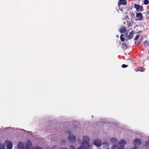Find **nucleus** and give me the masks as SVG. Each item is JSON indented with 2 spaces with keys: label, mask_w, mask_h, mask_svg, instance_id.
<instances>
[{
  "label": "nucleus",
  "mask_w": 149,
  "mask_h": 149,
  "mask_svg": "<svg viewBox=\"0 0 149 149\" xmlns=\"http://www.w3.org/2000/svg\"><path fill=\"white\" fill-rule=\"evenodd\" d=\"M141 143L140 140L139 139H136L133 141L132 144L134 146H136L138 147L141 145Z\"/></svg>",
  "instance_id": "obj_5"
},
{
  "label": "nucleus",
  "mask_w": 149,
  "mask_h": 149,
  "mask_svg": "<svg viewBox=\"0 0 149 149\" xmlns=\"http://www.w3.org/2000/svg\"><path fill=\"white\" fill-rule=\"evenodd\" d=\"M140 71L142 72L144 71V70H140Z\"/></svg>",
  "instance_id": "obj_33"
},
{
  "label": "nucleus",
  "mask_w": 149,
  "mask_h": 149,
  "mask_svg": "<svg viewBox=\"0 0 149 149\" xmlns=\"http://www.w3.org/2000/svg\"><path fill=\"white\" fill-rule=\"evenodd\" d=\"M31 146V143H30L29 141H28L26 142L25 148L24 149H32Z\"/></svg>",
  "instance_id": "obj_10"
},
{
  "label": "nucleus",
  "mask_w": 149,
  "mask_h": 149,
  "mask_svg": "<svg viewBox=\"0 0 149 149\" xmlns=\"http://www.w3.org/2000/svg\"><path fill=\"white\" fill-rule=\"evenodd\" d=\"M139 35H137L134 39V40H137L139 38Z\"/></svg>",
  "instance_id": "obj_21"
},
{
  "label": "nucleus",
  "mask_w": 149,
  "mask_h": 149,
  "mask_svg": "<svg viewBox=\"0 0 149 149\" xmlns=\"http://www.w3.org/2000/svg\"><path fill=\"white\" fill-rule=\"evenodd\" d=\"M122 47L124 49H126L128 48V45L125 43H123L122 44Z\"/></svg>",
  "instance_id": "obj_14"
},
{
  "label": "nucleus",
  "mask_w": 149,
  "mask_h": 149,
  "mask_svg": "<svg viewBox=\"0 0 149 149\" xmlns=\"http://www.w3.org/2000/svg\"><path fill=\"white\" fill-rule=\"evenodd\" d=\"M120 40L122 41H124L125 40V39L123 37H120Z\"/></svg>",
  "instance_id": "obj_25"
},
{
  "label": "nucleus",
  "mask_w": 149,
  "mask_h": 149,
  "mask_svg": "<svg viewBox=\"0 0 149 149\" xmlns=\"http://www.w3.org/2000/svg\"><path fill=\"white\" fill-rule=\"evenodd\" d=\"M68 139L69 142L74 143L76 140V137L73 134L70 133L68 135Z\"/></svg>",
  "instance_id": "obj_3"
},
{
  "label": "nucleus",
  "mask_w": 149,
  "mask_h": 149,
  "mask_svg": "<svg viewBox=\"0 0 149 149\" xmlns=\"http://www.w3.org/2000/svg\"><path fill=\"white\" fill-rule=\"evenodd\" d=\"M145 146L146 149H149V140L146 142Z\"/></svg>",
  "instance_id": "obj_16"
},
{
  "label": "nucleus",
  "mask_w": 149,
  "mask_h": 149,
  "mask_svg": "<svg viewBox=\"0 0 149 149\" xmlns=\"http://www.w3.org/2000/svg\"><path fill=\"white\" fill-rule=\"evenodd\" d=\"M127 18L128 19H130V18H129L128 16V15H127V16L126 17V18Z\"/></svg>",
  "instance_id": "obj_30"
},
{
  "label": "nucleus",
  "mask_w": 149,
  "mask_h": 149,
  "mask_svg": "<svg viewBox=\"0 0 149 149\" xmlns=\"http://www.w3.org/2000/svg\"><path fill=\"white\" fill-rule=\"evenodd\" d=\"M63 143H65V142L64 141H63Z\"/></svg>",
  "instance_id": "obj_35"
},
{
  "label": "nucleus",
  "mask_w": 149,
  "mask_h": 149,
  "mask_svg": "<svg viewBox=\"0 0 149 149\" xmlns=\"http://www.w3.org/2000/svg\"><path fill=\"white\" fill-rule=\"evenodd\" d=\"M133 33L132 32H131L127 36V38L128 39L132 38L133 37Z\"/></svg>",
  "instance_id": "obj_15"
},
{
  "label": "nucleus",
  "mask_w": 149,
  "mask_h": 149,
  "mask_svg": "<svg viewBox=\"0 0 149 149\" xmlns=\"http://www.w3.org/2000/svg\"><path fill=\"white\" fill-rule=\"evenodd\" d=\"M24 145L21 142H19L17 145V149H24Z\"/></svg>",
  "instance_id": "obj_8"
},
{
  "label": "nucleus",
  "mask_w": 149,
  "mask_h": 149,
  "mask_svg": "<svg viewBox=\"0 0 149 149\" xmlns=\"http://www.w3.org/2000/svg\"><path fill=\"white\" fill-rule=\"evenodd\" d=\"M69 149H75V147L73 145L70 146L69 148Z\"/></svg>",
  "instance_id": "obj_23"
},
{
  "label": "nucleus",
  "mask_w": 149,
  "mask_h": 149,
  "mask_svg": "<svg viewBox=\"0 0 149 149\" xmlns=\"http://www.w3.org/2000/svg\"><path fill=\"white\" fill-rule=\"evenodd\" d=\"M134 6L136 11L138 12H141L143 10V7L142 6L136 4H134Z\"/></svg>",
  "instance_id": "obj_4"
},
{
  "label": "nucleus",
  "mask_w": 149,
  "mask_h": 149,
  "mask_svg": "<svg viewBox=\"0 0 149 149\" xmlns=\"http://www.w3.org/2000/svg\"><path fill=\"white\" fill-rule=\"evenodd\" d=\"M0 149H5V146L3 144H0Z\"/></svg>",
  "instance_id": "obj_17"
},
{
  "label": "nucleus",
  "mask_w": 149,
  "mask_h": 149,
  "mask_svg": "<svg viewBox=\"0 0 149 149\" xmlns=\"http://www.w3.org/2000/svg\"><path fill=\"white\" fill-rule=\"evenodd\" d=\"M123 36L124 35L123 34H121L120 36V37H123Z\"/></svg>",
  "instance_id": "obj_32"
},
{
  "label": "nucleus",
  "mask_w": 149,
  "mask_h": 149,
  "mask_svg": "<svg viewBox=\"0 0 149 149\" xmlns=\"http://www.w3.org/2000/svg\"><path fill=\"white\" fill-rule=\"evenodd\" d=\"M130 14L132 17H133L135 16L134 14L132 12H130Z\"/></svg>",
  "instance_id": "obj_20"
},
{
  "label": "nucleus",
  "mask_w": 149,
  "mask_h": 149,
  "mask_svg": "<svg viewBox=\"0 0 149 149\" xmlns=\"http://www.w3.org/2000/svg\"><path fill=\"white\" fill-rule=\"evenodd\" d=\"M110 142L113 144L111 149H115L117 147L116 144L118 142L117 139L115 138H112L111 139Z\"/></svg>",
  "instance_id": "obj_2"
},
{
  "label": "nucleus",
  "mask_w": 149,
  "mask_h": 149,
  "mask_svg": "<svg viewBox=\"0 0 149 149\" xmlns=\"http://www.w3.org/2000/svg\"><path fill=\"white\" fill-rule=\"evenodd\" d=\"M94 144L98 147H100L102 144V141L99 139H96L93 141Z\"/></svg>",
  "instance_id": "obj_6"
},
{
  "label": "nucleus",
  "mask_w": 149,
  "mask_h": 149,
  "mask_svg": "<svg viewBox=\"0 0 149 149\" xmlns=\"http://www.w3.org/2000/svg\"><path fill=\"white\" fill-rule=\"evenodd\" d=\"M146 12L148 14H149V8H148L147 9Z\"/></svg>",
  "instance_id": "obj_28"
},
{
  "label": "nucleus",
  "mask_w": 149,
  "mask_h": 149,
  "mask_svg": "<svg viewBox=\"0 0 149 149\" xmlns=\"http://www.w3.org/2000/svg\"><path fill=\"white\" fill-rule=\"evenodd\" d=\"M136 18L135 19L136 20L141 21L143 19V15L141 13H136Z\"/></svg>",
  "instance_id": "obj_7"
},
{
  "label": "nucleus",
  "mask_w": 149,
  "mask_h": 149,
  "mask_svg": "<svg viewBox=\"0 0 149 149\" xmlns=\"http://www.w3.org/2000/svg\"><path fill=\"white\" fill-rule=\"evenodd\" d=\"M78 141H79V142H81V139H78Z\"/></svg>",
  "instance_id": "obj_34"
},
{
  "label": "nucleus",
  "mask_w": 149,
  "mask_h": 149,
  "mask_svg": "<svg viewBox=\"0 0 149 149\" xmlns=\"http://www.w3.org/2000/svg\"><path fill=\"white\" fill-rule=\"evenodd\" d=\"M35 149H42V148L41 147H38L36 148Z\"/></svg>",
  "instance_id": "obj_29"
},
{
  "label": "nucleus",
  "mask_w": 149,
  "mask_h": 149,
  "mask_svg": "<svg viewBox=\"0 0 149 149\" xmlns=\"http://www.w3.org/2000/svg\"><path fill=\"white\" fill-rule=\"evenodd\" d=\"M127 31L126 27L125 26H121L120 30V32L121 33H124Z\"/></svg>",
  "instance_id": "obj_11"
},
{
  "label": "nucleus",
  "mask_w": 149,
  "mask_h": 149,
  "mask_svg": "<svg viewBox=\"0 0 149 149\" xmlns=\"http://www.w3.org/2000/svg\"><path fill=\"white\" fill-rule=\"evenodd\" d=\"M126 143V142L125 140H121L117 145V146H118V149H124V146Z\"/></svg>",
  "instance_id": "obj_1"
},
{
  "label": "nucleus",
  "mask_w": 149,
  "mask_h": 149,
  "mask_svg": "<svg viewBox=\"0 0 149 149\" xmlns=\"http://www.w3.org/2000/svg\"><path fill=\"white\" fill-rule=\"evenodd\" d=\"M149 3V1L148 0H144V4L147 5Z\"/></svg>",
  "instance_id": "obj_19"
},
{
  "label": "nucleus",
  "mask_w": 149,
  "mask_h": 149,
  "mask_svg": "<svg viewBox=\"0 0 149 149\" xmlns=\"http://www.w3.org/2000/svg\"><path fill=\"white\" fill-rule=\"evenodd\" d=\"M128 36V35H127V33H125V35H124V36L125 38H127V36Z\"/></svg>",
  "instance_id": "obj_27"
},
{
  "label": "nucleus",
  "mask_w": 149,
  "mask_h": 149,
  "mask_svg": "<svg viewBox=\"0 0 149 149\" xmlns=\"http://www.w3.org/2000/svg\"><path fill=\"white\" fill-rule=\"evenodd\" d=\"M128 9L129 10H131L132 9V8L131 7H129V8H128Z\"/></svg>",
  "instance_id": "obj_31"
},
{
  "label": "nucleus",
  "mask_w": 149,
  "mask_h": 149,
  "mask_svg": "<svg viewBox=\"0 0 149 149\" xmlns=\"http://www.w3.org/2000/svg\"><path fill=\"white\" fill-rule=\"evenodd\" d=\"M131 149H139V148L137 146H134Z\"/></svg>",
  "instance_id": "obj_24"
},
{
  "label": "nucleus",
  "mask_w": 149,
  "mask_h": 149,
  "mask_svg": "<svg viewBox=\"0 0 149 149\" xmlns=\"http://www.w3.org/2000/svg\"><path fill=\"white\" fill-rule=\"evenodd\" d=\"M6 146L8 149H11L13 147L12 143L11 142L8 141L7 142Z\"/></svg>",
  "instance_id": "obj_9"
},
{
  "label": "nucleus",
  "mask_w": 149,
  "mask_h": 149,
  "mask_svg": "<svg viewBox=\"0 0 149 149\" xmlns=\"http://www.w3.org/2000/svg\"><path fill=\"white\" fill-rule=\"evenodd\" d=\"M127 4V1L125 0H119L118 1V5H125Z\"/></svg>",
  "instance_id": "obj_12"
},
{
  "label": "nucleus",
  "mask_w": 149,
  "mask_h": 149,
  "mask_svg": "<svg viewBox=\"0 0 149 149\" xmlns=\"http://www.w3.org/2000/svg\"><path fill=\"white\" fill-rule=\"evenodd\" d=\"M122 66L123 68H125L127 66V65L125 64H123Z\"/></svg>",
  "instance_id": "obj_26"
},
{
  "label": "nucleus",
  "mask_w": 149,
  "mask_h": 149,
  "mask_svg": "<svg viewBox=\"0 0 149 149\" xmlns=\"http://www.w3.org/2000/svg\"><path fill=\"white\" fill-rule=\"evenodd\" d=\"M144 44L145 45H149V42L147 40H146L144 42Z\"/></svg>",
  "instance_id": "obj_18"
},
{
  "label": "nucleus",
  "mask_w": 149,
  "mask_h": 149,
  "mask_svg": "<svg viewBox=\"0 0 149 149\" xmlns=\"http://www.w3.org/2000/svg\"><path fill=\"white\" fill-rule=\"evenodd\" d=\"M103 147L106 149H108L109 148V143H108L105 142L103 143Z\"/></svg>",
  "instance_id": "obj_13"
},
{
  "label": "nucleus",
  "mask_w": 149,
  "mask_h": 149,
  "mask_svg": "<svg viewBox=\"0 0 149 149\" xmlns=\"http://www.w3.org/2000/svg\"><path fill=\"white\" fill-rule=\"evenodd\" d=\"M119 8L120 10L121 11H123V8L122 7H121V5L118 4Z\"/></svg>",
  "instance_id": "obj_22"
}]
</instances>
